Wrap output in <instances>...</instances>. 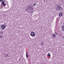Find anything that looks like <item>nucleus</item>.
<instances>
[{"label":"nucleus","mask_w":64,"mask_h":64,"mask_svg":"<svg viewBox=\"0 0 64 64\" xmlns=\"http://www.w3.org/2000/svg\"><path fill=\"white\" fill-rule=\"evenodd\" d=\"M1 28L2 29H5V26L4 25H1Z\"/></svg>","instance_id":"obj_3"},{"label":"nucleus","mask_w":64,"mask_h":64,"mask_svg":"<svg viewBox=\"0 0 64 64\" xmlns=\"http://www.w3.org/2000/svg\"><path fill=\"white\" fill-rule=\"evenodd\" d=\"M48 57H50L51 55H50V53H48Z\"/></svg>","instance_id":"obj_6"},{"label":"nucleus","mask_w":64,"mask_h":64,"mask_svg":"<svg viewBox=\"0 0 64 64\" xmlns=\"http://www.w3.org/2000/svg\"><path fill=\"white\" fill-rule=\"evenodd\" d=\"M56 6H57L55 7V9L57 11H59L60 10H61V9H63V8L61 7L60 5L56 4Z\"/></svg>","instance_id":"obj_1"},{"label":"nucleus","mask_w":64,"mask_h":64,"mask_svg":"<svg viewBox=\"0 0 64 64\" xmlns=\"http://www.w3.org/2000/svg\"><path fill=\"white\" fill-rule=\"evenodd\" d=\"M6 4H4V6H6Z\"/></svg>","instance_id":"obj_15"},{"label":"nucleus","mask_w":64,"mask_h":64,"mask_svg":"<svg viewBox=\"0 0 64 64\" xmlns=\"http://www.w3.org/2000/svg\"><path fill=\"white\" fill-rule=\"evenodd\" d=\"M0 34H3V32H2V31L0 32Z\"/></svg>","instance_id":"obj_9"},{"label":"nucleus","mask_w":64,"mask_h":64,"mask_svg":"<svg viewBox=\"0 0 64 64\" xmlns=\"http://www.w3.org/2000/svg\"><path fill=\"white\" fill-rule=\"evenodd\" d=\"M59 16L60 17H61V16H62V15H63V13L62 12H60L59 15Z\"/></svg>","instance_id":"obj_5"},{"label":"nucleus","mask_w":64,"mask_h":64,"mask_svg":"<svg viewBox=\"0 0 64 64\" xmlns=\"http://www.w3.org/2000/svg\"><path fill=\"white\" fill-rule=\"evenodd\" d=\"M0 38H2V37H3V36H2L0 35Z\"/></svg>","instance_id":"obj_12"},{"label":"nucleus","mask_w":64,"mask_h":64,"mask_svg":"<svg viewBox=\"0 0 64 64\" xmlns=\"http://www.w3.org/2000/svg\"><path fill=\"white\" fill-rule=\"evenodd\" d=\"M2 1L3 2H5V0H2Z\"/></svg>","instance_id":"obj_14"},{"label":"nucleus","mask_w":64,"mask_h":64,"mask_svg":"<svg viewBox=\"0 0 64 64\" xmlns=\"http://www.w3.org/2000/svg\"><path fill=\"white\" fill-rule=\"evenodd\" d=\"M4 58H8V57L9 55H8L7 54H5L4 55Z\"/></svg>","instance_id":"obj_4"},{"label":"nucleus","mask_w":64,"mask_h":64,"mask_svg":"<svg viewBox=\"0 0 64 64\" xmlns=\"http://www.w3.org/2000/svg\"><path fill=\"white\" fill-rule=\"evenodd\" d=\"M2 1V0H0V2H1Z\"/></svg>","instance_id":"obj_17"},{"label":"nucleus","mask_w":64,"mask_h":64,"mask_svg":"<svg viewBox=\"0 0 64 64\" xmlns=\"http://www.w3.org/2000/svg\"><path fill=\"white\" fill-rule=\"evenodd\" d=\"M2 4H4V2H3V1H2Z\"/></svg>","instance_id":"obj_11"},{"label":"nucleus","mask_w":64,"mask_h":64,"mask_svg":"<svg viewBox=\"0 0 64 64\" xmlns=\"http://www.w3.org/2000/svg\"><path fill=\"white\" fill-rule=\"evenodd\" d=\"M30 35L32 37H35V33L33 31H32L30 32Z\"/></svg>","instance_id":"obj_2"},{"label":"nucleus","mask_w":64,"mask_h":64,"mask_svg":"<svg viewBox=\"0 0 64 64\" xmlns=\"http://www.w3.org/2000/svg\"><path fill=\"white\" fill-rule=\"evenodd\" d=\"M55 33L56 34V35H57V33L55 32Z\"/></svg>","instance_id":"obj_16"},{"label":"nucleus","mask_w":64,"mask_h":64,"mask_svg":"<svg viewBox=\"0 0 64 64\" xmlns=\"http://www.w3.org/2000/svg\"><path fill=\"white\" fill-rule=\"evenodd\" d=\"M34 6H36V3H34L33 4Z\"/></svg>","instance_id":"obj_10"},{"label":"nucleus","mask_w":64,"mask_h":64,"mask_svg":"<svg viewBox=\"0 0 64 64\" xmlns=\"http://www.w3.org/2000/svg\"><path fill=\"white\" fill-rule=\"evenodd\" d=\"M33 12V11L32 10L31 11V12Z\"/></svg>","instance_id":"obj_18"},{"label":"nucleus","mask_w":64,"mask_h":64,"mask_svg":"<svg viewBox=\"0 0 64 64\" xmlns=\"http://www.w3.org/2000/svg\"><path fill=\"white\" fill-rule=\"evenodd\" d=\"M44 43L43 42H42L41 44L42 45H43Z\"/></svg>","instance_id":"obj_13"},{"label":"nucleus","mask_w":64,"mask_h":64,"mask_svg":"<svg viewBox=\"0 0 64 64\" xmlns=\"http://www.w3.org/2000/svg\"><path fill=\"white\" fill-rule=\"evenodd\" d=\"M63 38L64 39V36Z\"/></svg>","instance_id":"obj_20"},{"label":"nucleus","mask_w":64,"mask_h":64,"mask_svg":"<svg viewBox=\"0 0 64 64\" xmlns=\"http://www.w3.org/2000/svg\"><path fill=\"white\" fill-rule=\"evenodd\" d=\"M56 34H53L52 35V37L53 38H54V37H56Z\"/></svg>","instance_id":"obj_7"},{"label":"nucleus","mask_w":64,"mask_h":64,"mask_svg":"<svg viewBox=\"0 0 64 64\" xmlns=\"http://www.w3.org/2000/svg\"><path fill=\"white\" fill-rule=\"evenodd\" d=\"M32 8V10H33V8Z\"/></svg>","instance_id":"obj_19"},{"label":"nucleus","mask_w":64,"mask_h":64,"mask_svg":"<svg viewBox=\"0 0 64 64\" xmlns=\"http://www.w3.org/2000/svg\"><path fill=\"white\" fill-rule=\"evenodd\" d=\"M28 54H27V52H26V58H27V57H28Z\"/></svg>","instance_id":"obj_8"}]
</instances>
